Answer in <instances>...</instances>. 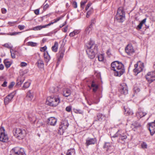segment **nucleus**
Here are the masks:
<instances>
[{
  "mask_svg": "<svg viewBox=\"0 0 155 155\" xmlns=\"http://www.w3.org/2000/svg\"><path fill=\"white\" fill-rule=\"evenodd\" d=\"M86 51L88 57L90 59H93L97 53V47L94 41L91 40L86 45Z\"/></svg>",
  "mask_w": 155,
  "mask_h": 155,
  "instance_id": "nucleus-1",
  "label": "nucleus"
},
{
  "mask_svg": "<svg viewBox=\"0 0 155 155\" xmlns=\"http://www.w3.org/2000/svg\"><path fill=\"white\" fill-rule=\"evenodd\" d=\"M111 69L113 70L114 75L120 77L125 71L124 65L118 61H115L111 64Z\"/></svg>",
  "mask_w": 155,
  "mask_h": 155,
  "instance_id": "nucleus-2",
  "label": "nucleus"
},
{
  "mask_svg": "<svg viewBox=\"0 0 155 155\" xmlns=\"http://www.w3.org/2000/svg\"><path fill=\"white\" fill-rule=\"evenodd\" d=\"M60 101V98L58 96H51L47 97L46 103L50 106L55 107L58 104Z\"/></svg>",
  "mask_w": 155,
  "mask_h": 155,
  "instance_id": "nucleus-3",
  "label": "nucleus"
},
{
  "mask_svg": "<svg viewBox=\"0 0 155 155\" xmlns=\"http://www.w3.org/2000/svg\"><path fill=\"white\" fill-rule=\"evenodd\" d=\"M125 12L122 7H120L117 10L115 16V20L119 22H123L125 19Z\"/></svg>",
  "mask_w": 155,
  "mask_h": 155,
  "instance_id": "nucleus-4",
  "label": "nucleus"
},
{
  "mask_svg": "<svg viewBox=\"0 0 155 155\" xmlns=\"http://www.w3.org/2000/svg\"><path fill=\"white\" fill-rule=\"evenodd\" d=\"M68 120L65 118L62 119L59 126V132L60 134H63L68 126Z\"/></svg>",
  "mask_w": 155,
  "mask_h": 155,
  "instance_id": "nucleus-5",
  "label": "nucleus"
},
{
  "mask_svg": "<svg viewBox=\"0 0 155 155\" xmlns=\"http://www.w3.org/2000/svg\"><path fill=\"white\" fill-rule=\"evenodd\" d=\"M14 136L19 140L23 139L26 134L25 130L18 128L16 129L14 133Z\"/></svg>",
  "mask_w": 155,
  "mask_h": 155,
  "instance_id": "nucleus-6",
  "label": "nucleus"
},
{
  "mask_svg": "<svg viewBox=\"0 0 155 155\" xmlns=\"http://www.w3.org/2000/svg\"><path fill=\"white\" fill-rule=\"evenodd\" d=\"M134 71L135 75H137L143 70L144 68V64L141 61H139L134 65Z\"/></svg>",
  "mask_w": 155,
  "mask_h": 155,
  "instance_id": "nucleus-7",
  "label": "nucleus"
},
{
  "mask_svg": "<svg viewBox=\"0 0 155 155\" xmlns=\"http://www.w3.org/2000/svg\"><path fill=\"white\" fill-rule=\"evenodd\" d=\"M116 137H119V140H121L124 142L127 138L126 133H124L123 130L121 129L119 130L115 134L111 137L113 138Z\"/></svg>",
  "mask_w": 155,
  "mask_h": 155,
  "instance_id": "nucleus-8",
  "label": "nucleus"
},
{
  "mask_svg": "<svg viewBox=\"0 0 155 155\" xmlns=\"http://www.w3.org/2000/svg\"><path fill=\"white\" fill-rule=\"evenodd\" d=\"M10 155H26L24 149L19 147H15L11 150Z\"/></svg>",
  "mask_w": 155,
  "mask_h": 155,
  "instance_id": "nucleus-9",
  "label": "nucleus"
},
{
  "mask_svg": "<svg viewBox=\"0 0 155 155\" xmlns=\"http://www.w3.org/2000/svg\"><path fill=\"white\" fill-rule=\"evenodd\" d=\"M4 127L0 128V141L3 142H6L8 141V135L5 132Z\"/></svg>",
  "mask_w": 155,
  "mask_h": 155,
  "instance_id": "nucleus-10",
  "label": "nucleus"
},
{
  "mask_svg": "<svg viewBox=\"0 0 155 155\" xmlns=\"http://www.w3.org/2000/svg\"><path fill=\"white\" fill-rule=\"evenodd\" d=\"M131 128L134 131H137V130H140L142 127L140 123L135 121L131 124Z\"/></svg>",
  "mask_w": 155,
  "mask_h": 155,
  "instance_id": "nucleus-11",
  "label": "nucleus"
},
{
  "mask_svg": "<svg viewBox=\"0 0 155 155\" xmlns=\"http://www.w3.org/2000/svg\"><path fill=\"white\" fill-rule=\"evenodd\" d=\"M119 91L121 94H126L128 93L127 87L125 84L123 83L120 85Z\"/></svg>",
  "mask_w": 155,
  "mask_h": 155,
  "instance_id": "nucleus-12",
  "label": "nucleus"
},
{
  "mask_svg": "<svg viewBox=\"0 0 155 155\" xmlns=\"http://www.w3.org/2000/svg\"><path fill=\"white\" fill-rule=\"evenodd\" d=\"M104 148L108 153H111L113 151V147L112 146V144L110 143H105L104 146Z\"/></svg>",
  "mask_w": 155,
  "mask_h": 155,
  "instance_id": "nucleus-13",
  "label": "nucleus"
},
{
  "mask_svg": "<svg viewBox=\"0 0 155 155\" xmlns=\"http://www.w3.org/2000/svg\"><path fill=\"white\" fill-rule=\"evenodd\" d=\"M148 124L149 126V130L151 135L153 136L155 133V120L154 122L149 123Z\"/></svg>",
  "mask_w": 155,
  "mask_h": 155,
  "instance_id": "nucleus-14",
  "label": "nucleus"
},
{
  "mask_svg": "<svg viewBox=\"0 0 155 155\" xmlns=\"http://www.w3.org/2000/svg\"><path fill=\"white\" fill-rule=\"evenodd\" d=\"M126 52L129 55H131L134 52V51L131 44L128 45L125 49Z\"/></svg>",
  "mask_w": 155,
  "mask_h": 155,
  "instance_id": "nucleus-15",
  "label": "nucleus"
},
{
  "mask_svg": "<svg viewBox=\"0 0 155 155\" xmlns=\"http://www.w3.org/2000/svg\"><path fill=\"white\" fill-rule=\"evenodd\" d=\"M14 97L12 93H11L7 96L4 99V103L5 104H7L10 102Z\"/></svg>",
  "mask_w": 155,
  "mask_h": 155,
  "instance_id": "nucleus-16",
  "label": "nucleus"
},
{
  "mask_svg": "<svg viewBox=\"0 0 155 155\" xmlns=\"http://www.w3.org/2000/svg\"><path fill=\"white\" fill-rule=\"evenodd\" d=\"M57 119L54 117H50L48 119V124L52 126H54L57 122Z\"/></svg>",
  "mask_w": 155,
  "mask_h": 155,
  "instance_id": "nucleus-17",
  "label": "nucleus"
},
{
  "mask_svg": "<svg viewBox=\"0 0 155 155\" xmlns=\"http://www.w3.org/2000/svg\"><path fill=\"white\" fill-rule=\"evenodd\" d=\"M96 141V140L95 138H88L86 139V142L85 144L87 146H88L90 145L94 144Z\"/></svg>",
  "mask_w": 155,
  "mask_h": 155,
  "instance_id": "nucleus-18",
  "label": "nucleus"
},
{
  "mask_svg": "<svg viewBox=\"0 0 155 155\" xmlns=\"http://www.w3.org/2000/svg\"><path fill=\"white\" fill-rule=\"evenodd\" d=\"M71 94V91L68 88H64L63 91V95L65 97L69 96Z\"/></svg>",
  "mask_w": 155,
  "mask_h": 155,
  "instance_id": "nucleus-19",
  "label": "nucleus"
},
{
  "mask_svg": "<svg viewBox=\"0 0 155 155\" xmlns=\"http://www.w3.org/2000/svg\"><path fill=\"white\" fill-rule=\"evenodd\" d=\"M124 114L126 116H131L133 114V111L130 109L128 108H125L124 107Z\"/></svg>",
  "mask_w": 155,
  "mask_h": 155,
  "instance_id": "nucleus-20",
  "label": "nucleus"
},
{
  "mask_svg": "<svg viewBox=\"0 0 155 155\" xmlns=\"http://www.w3.org/2000/svg\"><path fill=\"white\" fill-rule=\"evenodd\" d=\"M25 78L24 77H19L17 80V85H21L22 84Z\"/></svg>",
  "mask_w": 155,
  "mask_h": 155,
  "instance_id": "nucleus-21",
  "label": "nucleus"
},
{
  "mask_svg": "<svg viewBox=\"0 0 155 155\" xmlns=\"http://www.w3.org/2000/svg\"><path fill=\"white\" fill-rule=\"evenodd\" d=\"M58 47V43L57 42H54V45L52 47L51 49L54 52H56L57 51Z\"/></svg>",
  "mask_w": 155,
  "mask_h": 155,
  "instance_id": "nucleus-22",
  "label": "nucleus"
},
{
  "mask_svg": "<svg viewBox=\"0 0 155 155\" xmlns=\"http://www.w3.org/2000/svg\"><path fill=\"white\" fill-rule=\"evenodd\" d=\"M64 51L63 48H60V51L58 54V56H59V59H61L63 58L64 56Z\"/></svg>",
  "mask_w": 155,
  "mask_h": 155,
  "instance_id": "nucleus-23",
  "label": "nucleus"
},
{
  "mask_svg": "<svg viewBox=\"0 0 155 155\" xmlns=\"http://www.w3.org/2000/svg\"><path fill=\"white\" fill-rule=\"evenodd\" d=\"M26 97L28 100L31 101L32 100L33 98V96L31 91H29L28 92Z\"/></svg>",
  "mask_w": 155,
  "mask_h": 155,
  "instance_id": "nucleus-24",
  "label": "nucleus"
},
{
  "mask_svg": "<svg viewBox=\"0 0 155 155\" xmlns=\"http://www.w3.org/2000/svg\"><path fill=\"white\" fill-rule=\"evenodd\" d=\"M91 87L93 88V91L94 92H96L98 88V85L95 84L93 81L91 84Z\"/></svg>",
  "mask_w": 155,
  "mask_h": 155,
  "instance_id": "nucleus-25",
  "label": "nucleus"
},
{
  "mask_svg": "<svg viewBox=\"0 0 155 155\" xmlns=\"http://www.w3.org/2000/svg\"><path fill=\"white\" fill-rule=\"evenodd\" d=\"M146 20V18H145L142 20L139 23V24L137 25V29L138 30L142 28L143 25L145 22Z\"/></svg>",
  "mask_w": 155,
  "mask_h": 155,
  "instance_id": "nucleus-26",
  "label": "nucleus"
},
{
  "mask_svg": "<svg viewBox=\"0 0 155 155\" xmlns=\"http://www.w3.org/2000/svg\"><path fill=\"white\" fill-rule=\"evenodd\" d=\"M92 29V25H90L85 30V32L86 34H89L91 33V31Z\"/></svg>",
  "mask_w": 155,
  "mask_h": 155,
  "instance_id": "nucleus-27",
  "label": "nucleus"
},
{
  "mask_svg": "<svg viewBox=\"0 0 155 155\" xmlns=\"http://www.w3.org/2000/svg\"><path fill=\"white\" fill-rule=\"evenodd\" d=\"M80 32V30H75L73 32L70 33L69 34V36L70 37H73L74 35H77Z\"/></svg>",
  "mask_w": 155,
  "mask_h": 155,
  "instance_id": "nucleus-28",
  "label": "nucleus"
},
{
  "mask_svg": "<svg viewBox=\"0 0 155 155\" xmlns=\"http://www.w3.org/2000/svg\"><path fill=\"white\" fill-rule=\"evenodd\" d=\"M147 114L146 112L143 111H140L136 113V115L137 116H145Z\"/></svg>",
  "mask_w": 155,
  "mask_h": 155,
  "instance_id": "nucleus-29",
  "label": "nucleus"
},
{
  "mask_svg": "<svg viewBox=\"0 0 155 155\" xmlns=\"http://www.w3.org/2000/svg\"><path fill=\"white\" fill-rule=\"evenodd\" d=\"M39 68H42L44 67V64L43 61L41 60H39L37 62Z\"/></svg>",
  "mask_w": 155,
  "mask_h": 155,
  "instance_id": "nucleus-30",
  "label": "nucleus"
},
{
  "mask_svg": "<svg viewBox=\"0 0 155 155\" xmlns=\"http://www.w3.org/2000/svg\"><path fill=\"white\" fill-rule=\"evenodd\" d=\"M44 56L45 60L46 62H48L50 59V56L48 54V52H47L46 54L45 53Z\"/></svg>",
  "mask_w": 155,
  "mask_h": 155,
  "instance_id": "nucleus-31",
  "label": "nucleus"
},
{
  "mask_svg": "<svg viewBox=\"0 0 155 155\" xmlns=\"http://www.w3.org/2000/svg\"><path fill=\"white\" fill-rule=\"evenodd\" d=\"M45 26L44 25H39L33 28V30L34 31H37L41 30L42 28H45Z\"/></svg>",
  "mask_w": 155,
  "mask_h": 155,
  "instance_id": "nucleus-32",
  "label": "nucleus"
},
{
  "mask_svg": "<svg viewBox=\"0 0 155 155\" xmlns=\"http://www.w3.org/2000/svg\"><path fill=\"white\" fill-rule=\"evenodd\" d=\"M67 155H75V151L74 149L68 150L67 153Z\"/></svg>",
  "mask_w": 155,
  "mask_h": 155,
  "instance_id": "nucleus-33",
  "label": "nucleus"
},
{
  "mask_svg": "<svg viewBox=\"0 0 155 155\" xmlns=\"http://www.w3.org/2000/svg\"><path fill=\"white\" fill-rule=\"evenodd\" d=\"M4 63L5 67L7 68H9L11 66V64L10 62L7 61V59H5L4 61Z\"/></svg>",
  "mask_w": 155,
  "mask_h": 155,
  "instance_id": "nucleus-34",
  "label": "nucleus"
},
{
  "mask_svg": "<svg viewBox=\"0 0 155 155\" xmlns=\"http://www.w3.org/2000/svg\"><path fill=\"white\" fill-rule=\"evenodd\" d=\"M21 32H9L8 33H7L6 34V35H11V36H15L17 35H18L20 33H21Z\"/></svg>",
  "mask_w": 155,
  "mask_h": 155,
  "instance_id": "nucleus-35",
  "label": "nucleus"
},
{
  "mask_svg": "<svg viewBox=\"0 0 155 155\" xmlns=\"http://www.w3.org/2000/svg\"><path fill=\"white\" fill-rule=\"evenodd\" d=\"M37 43L32 41H29L27 43V45L32 47H35L37 45Z\"/></svg>",
  "mask_w": 155,
  "mask_h": 155,
  "instance_id": "nucleus-36",
  "label": "nucleus"
},
{
  "mask_svg": "<svg viewBox=\"0 0 155 155\" xmlns=\"http://www.w3.org/2000/svg\"><path fill=\"white\" fill-rule=\"evenodd\" d=\"M93 12V8H90L89 10L87 12L86 15V17L87 18H88L90 15L92 14V13Z\"/></svg>",
  "mask_w": 155,
  "mask_h": 155,
  "instance_id": "nucleus-37",
  "label": "nucleus"
},
{
  "mask_svg": "<svg viewBox=\"0 0 155 155\" xmlns=\"http://www.w3.org/2000/svg\"><path fill=\"white\" fill-rule=\"evenodd\" d=\"M98 61H102L104 59V55L103 54L99 55L98 56Z\"/></svg>",
  "mask_w": 155,
  "mask_h": 155,
  "instance_id": "nucleus-38",
  "label": "nucleus"
},
{
  "mask_svg": "<svg viewBox=\"0 0 155 155\" xmlns=\"http://www.w3.org/2000/svg\"><path fill=\"white\" fill-rule=\"evenodd\" d=\"M31 83L29 82H25L23 87V88H28L30 85Z\"/></svg>",
  "mask_w": 155,
  "mask_h": 155,
  "instance_id": "nucleus-39",
  "label": "nucleus"
},
{
  "mask_svg": "<svg viewBox=\"0 0 155 155\" xmlns=\"http://www.w3.org/2000/svg\"><path fill=\"white\" fill-rule=\"evenodd\" d=\"M10 52L11 53V57L12 58H15V55L14 51L12 49H11L10 50Z\"/></svg>",
  "mask_w": 155,
  "mask_h": 155,
  "instance_id": "nucleus-40",
  "label": "nucleus"
},
{
  "mask_svg": "<svg viewBox=\"0 0 155 155\" xmlns=\"http://www.w3.org/2000/svg\"><path fill=\"white\" fill-rule=\"evenodd\" d=\"M141 146L143 149H146L147 148V144L146 143L143 142L141 144Z\"/></svg>",
  "mask_w": 155,
  "mask_h": 155,
  "instance_id": "nucleus-41",
  "label": "nucleus"
},
{
  "mask_svg": "<svg viewBox=\"0 0 155 155\" xmlns=\"http://www.w3.org/2000/svg\"><path fill=\"white\" fill-rule=\"evenodd\" d=\"M15 84V83L14 82L12 81L11 82L8 86V88L10 89L12 88Z\"/></svg>",
  "mask_w": 155,
  "mask_h": 155,
  "instance_id": "nucleus-42",
  "label": "nucleus"
},
{
  "mask_svg": "<svg viewBox=\"0 0 155 155\" xmlns=\"http://www.w3.org/2000/svg\"><path fill=\"white\" fill-rule=\"evenodd\" d=\"M51 91L52 93H55L57 91H58V88H54V87H53L51 88Z\"/></svg>",
  "mask_w": 155,
  "mask_h": 155,
  "instance_id": "nucleus-43",
  "label": "nucleus"
},
{
  "mask_svg": "<svg viewBox=\"0 0 155 155\" xmlns=\"http://www.w3.org/2000/svg\"><path fill=\"white\" fill-rule=\"evenodd\" d=\"M74 111L75 113L77 114H82L83 113V111L80 110L74 109Z\"/></svg>",
  "mask_w": 155,
  "mask_h": 155,
  "instance_id": "nucleus-44",
  "label": "nucleus"
},
{
  "mask_svg": "<svg viewBox=\"0 0 155 155\" xmlns=\"http://www.w3.org/2000/svg\"><path fill=\"white\" fill-rule=\"evenodd\" d=\"M3 46L7 48L12 49V47L11 45H10L8 43H6L4 44Z\"/></svg>",
  "mask_w": 155,
  "mask_h": 155,
  "instance_id": "nucleus-45",
  "label": "nucleus"
},
{
  "mask_svg": "<svg viewBox=\"0 0 155 155\" xmlns=\"http://www.w3.org/2000/svg\"><path fill=\"white\" fill-rule=\"evenodd\" d=\"M18 28L21 30H23L25 28L24 25H19L18 26Z\"/></svg>",
  "mask_w": 155,
  "mask_h": 155,
  "instance_id": "nucleus-46",
  "label": "nucleus"
},
{
  "mask_svg": "<svg viewBox=\"0 0 155 155\" xmlns=\"http://www.w3.org/2000/svg\"><path fill=\"white\" fill-rule=\"evenodd\" d=\"M71 110V106H67L66 108V110L68 112H70Z\"/></svg>",
  "mask_w": 155,
  "mask_h": 155,
  "instance_id": "nucleus-47",
  "label": "nucleus"
},
{
  "mask_svg": "<svg viewBox=\"0 0 155 155\" xmlns=\"http://www.w3.org/2000/svg\"><path fill=\"white\" fill-rule=\"evenodd\" d=\"M7 82L6 81H5L4 82L3 84H2V86L3 87H5L7 86Z\"/></svg>",
  "mask_w": 155,
  "mask_h": 155,
  "instance_id": "nucleus-48",
  "label": "nucleus"
},
{
  "mask_svg": "<svg viewBox=\"0 0 155 155\" xmlns=\"http://www.w3.org/2000/svg\"><path fill=\"white\" fill-rule=\"evenodd\" d=\"M92 5V3H89L87 5L86 8H85V10L87 11L88 8H89V7L91 5Z\"/></svg>",
  "mask_w": 155,
  "mask_h": 155,
  "instance_id": "nucleus-49",
  "label": "nucleus"
},
{
  "mask_svg": "<svg viewBox=\"0 0 155 155\" xmlns=\"http://www.w3.org/2000/svg\"><path fill=\"white\" fill-rule=\"evenodd\" d=\"M134 90L135 92L136 93H137V92H139L140 91V89L137 87H134Z\"/></svg>",
  "mask_w": 155,
  "mask_h": 155,
  "instance_id": "nucleus-50",
  "label": "nucleus"
},
{
  "mask_svg": "<svg viewBox=\"0 0 155 155\" xmlns=\"http://www.w3.org/2000/svg\"><path fill=\"white\" fill-rule=\"evenodd\" d=\"M86 3V1H81V8H84V5Z\"/></svg>",
  "mask_w": 155,
  "mask_h": 155,
  "instance_id": "nucleus-51",
  "label": "nucleus"
},
{
  "mask_svg": "<svg viewBox=\"0 0 155 155\" xmlns=\"http://www.w3.org/2000/svg\"><path fill=\"white\" fill-rule=\"evenodd\" d=\"M27 63L25 62H21V63L20 65L21 67H25L27 65Z\"/></svg>",
  "mask_w": 155,
  "mask_h": 155,
  "instance_id": "nucleus-52",
  "label": "nucleus"
},
{
  "mask_svg": "<svg viewBox=\"0 0 155 155\" xmlns=\"http://www.w3.org/2000/svg\"><path fill=\"white\" fill-rule=\"evenodd\" d=\"M47 49V47L46 46H45L44 47H42L40 49V51H45Z\"/></svg>",
  "mask_w": 155,
  "mask_h": 155,
  "instance_id": "nucleus-53",
  "label": "nucleus"
},
{
  "mask_svg": "<svg viewBox=\"0 0 155 155\" xmlns=\"http://www.w3.org/2000/svg\"><path fill=\"white\" fill-rule=\"evenodd\" d=\"M73 5L74 8H76L77 7V3L76 1L73 2Z\"/></svg>",
  "mask_w": 155,
  "mask_h": 155,
  "instance_id": "nucleus-54",
  "label": "nucleus"
},
{
  "mask_svg": "<svg viewBox=\"0 0 155 155\" xmlns=\"http://www.w3.org/2000/svg\"><path fill=\"white\" fill-rule=\"evenodd\" d=\"M62 17H60L54 20V22L56 23L62 18Z\"/></svg>",
  "mask_w": 155,
  "mask_h": 155,
  "instance_id": "nucleus-55",
  "label": "nucleus"
},
{
  "mask_svg": "<svg viewBox=\"0 0 155 155\" xmlns=\"http://www.w3.org/2000/svg\"><path fill=\"white\" fill-rule=\"evenodd\" d=\"M34 12L36 15H38L39 14V10L38 9H37L35 10Z\"/></svg>",
  "mask_w": 155,
  "mask_h": 155,
  "instance_id": "nucleus-56",
  "label": "nucleus"
},
{
  "mask_svg": "<svg viewBox=\"0 0 155 155\" xmlns=\"http://www.w3.org/2000/svg\"><path fill=\"white\" fill-rule=\"evenodd\" d=\"M2 13L5 14L6 12L7 11L6 9L2 8Z\"/></svg>",
  "mask_w": 155,
  "mask_h": 155,
  "instance_id": "nucleus-57",
  "label": "nucleus"
},
{
  "mask_svg": "<svg viewBox=\"0 0 155 155\" xmlns=\"http://www.w3.org/2000/svg\"><path fill=\"white\" fill-rule=\"evenodd\" d=\"M68 26H66L64 28H63V31L64 32H66L67 31V30H68Z\"/></svg>",
  "mask_w": 155,
  "mask_h": 155,
  "instance_id": "nucleus-58",
  "label": "nucleus"
},
{
  "mask_svg": "<svg viewBox=\"0 0 155 155\" xmlns=\"http://www.w3.org/2000/svg\"><path fill=\"white\" fill-rule=\"evenodd\" d=\"M54 23H55V22H54H54H51L50 23H49V24H48L47 25H45V26H45V28L47 26H50L51 25L53 24Z\"/></svg>",
  "mask_w": 155,
  "mask_h": 155,
  "instance_id": "nucleus-59",
  "label": "nucleus"
},
{
  "mask_svg": "<svg viewBox=\"0 0 155 155\" xmlns=\"http://www.w3.org/2000/svg\"><path fill=\"white\" fill-rule=\"evenodd\" d=\"M4 68V66L2 64H0V70H3Z\"/></svg>",
  "mask_w": 155,
  "mask_h": 155,
  "instance_id": "nucleus-60",
  "label": "nucleus"
},
{
  "mask_svg": "<svg viewBox=\"0 0 155 155\" xmlns=\"http://www.w3.org/2000/svg\"><path fill=\"white\" fill-rule=\"evenodd\" d=\"M49 6V5L48 4H46L44 6V9H46Z\"/></svg>",
  "mask_w": 155,
  "mask_h": 155,
  "instance_id": "nucleus-61",
  "label": "nucleus"
},
{
  "mask_svg": "<svg viewBox=\"0 0 155 155\" xmlns=\"http://www.w3.org/2000/svg\"><path fill=\"white\" fill-rule=\"evenodd\" d=\"M107 54L109 56L110 55V49H108V50H107Z\"/></svg>",
  "mask_w": 155,
  "mask_h": 155,
  "instance_id": "nucleus-62",
  "label": "nucleus"
},
{
  "mask_svg": "<svg viewBox=\"0 0 155 155\" xmlns=\"http://www.w3.org/2000/svg\"><path fill=\"white\" fill-rule=\"evenodd\" d=\"M94 23L95 21L94 20H92L91 21V24L90 25H92V27H93V25L94 24Z\"/></svg>",
  "mask_w": 155,
  "mask_h": 155,
  "instance_id": "nucleus-63",
  "label": "nucleus"
},
{
  "mask_svg": "<svg viewBox=\"0 0 155 155\" xmlns=\"http://www.w3.org/2000/svg\"><path fill=\"white\" fill-rule=\"evenodd\" d=\"M65 24H66V21H65V22L64 23H63L62 25H60V28L62 27L63 26H64L65 25Z\"/></svg>",
  "mask_w": 155,
  "mask_h": 155,
  "instance_id": "nucleus-64",
  "label": "nucleus"
}]
</instances>
